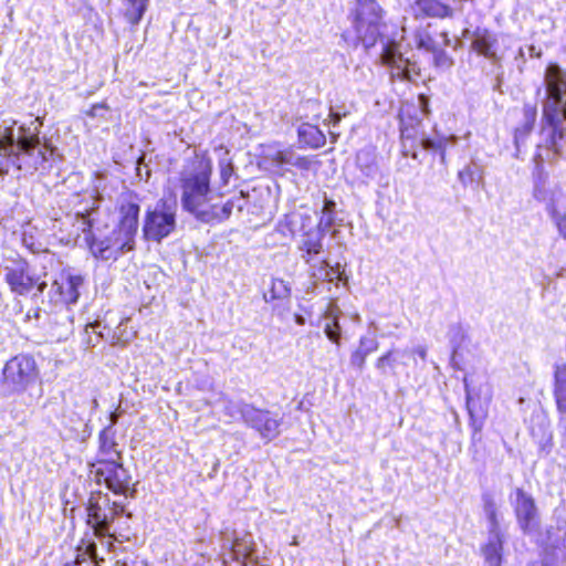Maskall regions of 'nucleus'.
<instances>
[{
	"instance_id": "nucleus-19",
	"label": "nucleus",
	"mask_w": 566,
	"mask_h": 566,
	"mask_svg": "<svg viewBox=\"0 0 566 566\" xmlns=\"http://www.w3.org/2000/svg\"><path fill=\"white\" fill-rule=\"evenodd\" d=\"M415 20H446L454 17V9L449 0H415L412 4Z\"/></svg>"
},
{
	"instance_id": "nucleus-6",
	"label": "nucleus",
	"mask_w": 566,
	"mask_h": 566,
	"mask_svg": "<svg viewBox=\"0 0 566 566\" xmlns=\"http://www.w3.org/2000/svg\"><path fill=\"white\" fill-rule=\"evenodd\" d=\"M8 261L10 263L2 266L3 279L13 295L38 296L43 294L48 284L43 276L34 271L27 258L15 254Z\"/></svg>"
},
{
	"instance_id": "nucleus-28",
	"label": "nucleus",
	"mask_w": 566,
	"mask_h": 566,
	"mask_svg": "<svg viewBox=\"0 0 566 566\" xmlns=\"http://www.w3.org/2000/svg\"><path fill=\"white\" fill-rule=\"evenodd\" d=\"M483 510L490 523V533L500 531L497 505L494 499L490 495L483 497Z\"/></svg>"
},
{
	"instance_id": "nucleus-4",
	"label": "nucleus",
	"mask_w": 566,
	"mask_h": 566,
	"mask_svg": "<svg viewBox=\"0 0 566 566\" xmlns=\"http://www.w3.org/2000/svg\"><path fill=\"white\" fill-rule=\"evenodd\" d=\"M386 10L378 0H355L347 19L349 27L340 32L342 40L349 46L369 50L384 38L387 27Z\"/></svg>"
},
{
	"instance_id": "nucleus-9",
	"label": "nucleus",
	"mask_w": 566,
	"mask_h": 566,
	"mask_svg": "<svg viewBox=\"0 0 566 566\" xmlns=\"http://www.w3.org/2000/svg\"><path fill=\"white\" fill-rule=\"evenodd\" d=\"M413 39L419 51L432 54L436 67H450L453 65L452 57L446 51L451 42L448 31L438 30L428 23L415 30Z\"/></svg>"
},
{
	"instance_id": "nucleus-38",
	"label": "nucleus",
	"mask_w": 566,
	"mask_h": 566,
	"mask_svg": "<svg viewBox=\"0 0 566 566\" xmlns=\"http://www.w3.org/2000/svg\"><path fill=\"white\" fill-rule=\"evenodd\" d=\"M458 179L464 187H467L473 182L474 171L469 166L464 167L458 171Z\"/></svg>"
},
{
	"instance_id": "nucleus-18",
	"label": "nucleus",
	"mask_w": 566,
	"mask_h": 566,
	"mask_svg": "<svg viewBox=\"0 0 566 566\" xmlns=\"http://www.w3.org/2000/svg\"><path fill=\"white\" fill-rule=\"evenodd\" d=\"M541 556L543 566H554L559 554L566 558V530L562 527H548L545 538L541 542Z\"/></svg>"
},
{
	"instance_id": "nucleus-7",
	"label": "nucleus",
	"mask_w": 566,
	"mask_h": 566,
	"mask_svg": "<svg viewBox=\"0 0 566 566\" xmlns=\"http://www.w3.org/2000/svg\"><path fill=\"white\" fill-rule=\"evenodd\" d=\"M177 224L176 202L161 198L154 208L145 211L142 232L145 241L161 242L169 237Z\"/></svg>"
},
{
	"instance_id": "nucleus-40",
	"label": "nucleus",
	"mask_w": 566,
	"mask_h": 566,
	"mask_svg": "<svg viewBox=\"0 0 566 566\" xmlns=\"http://www.w3.org/2000/svg\"><path fill=\"white\" fill-rule=\"evenodd\" d=\"M363 157H365L366 159H370V163L369 164H365V165L358 164L361 169L368 168L369 166L375 165V154H374L373 150H369V149H361V150H359L357 153V157H356L357 161L359 163Z\"/></svg>"
},
{
	"instance_id": "nucleus-12",
	"label": "nucleus",
	"mask_w": 566,
	"mask_h": 566,
	"mask_svg": "<svg viewBox=\"0 0 566 566\" xmlns=\"http://www.w3.org/2000/svg\"><path fill=\"white\" fill-rule=\"evenodd\" d=\"M380 62L391 74V77L400 81H412L415 76L420 75V69L416 62H411L403 55L400 44L388 39L384 44L380 53Z\"/></svg>"
},
{
	"instance_id": "nucleus-16",
	"label": "nucleus",
	"mask_w": 566,
	"mask_h": 566,
	"mask_svg": "<svg viewBox=\"0 0 566 566\" xmlns=\"http://www.w3.org/2000/svg\"><path fill=\"white\" fill-rule=\"evenodd\" d=\"M547 99L544 105H553L566 115V70L549 63L545 70Z\"/></svg>"
},
{
	"instance_id": "nucleus-23",
	"label": "nucleus",
	"mask_w": 566,
	"mask_h": 566,
	"mask_svg": "<svg viewBox=\"0 0 566 566\" xmlns=\"http://www.w3.org/2000/svg\"><path fill=\"white\" fill-rule=\"evenodd\" d=\"M297 139L302 147L318 149L326 144V136L317 125L303 123L297 128Z\"/></svg>"
},
{
	"instance_id": "nucleus-33",
	"label": "nucleus",
	"mask_w": 566,
	"mask_h": 566,
	"mask_svg": "<svg viewBox=\"0 0 566 566\" xmlns=\"http://www.w3.org/2000/svg\"><path fill=\"white\" fill-rule=\"evenodd\" d=\"M13 144L14 140L12 132L10 129H6L4 134L0 136V157L11 156Z\"/></svg>"
},
{
	"instance_id": "nucleus-10",
	"label": "nucleus",
	"mask_w": 566,
	"mask_h": 566,
	"mask_svg": "<svg viewBox=\"0 0 566 566\" xmlns=\"http://www.w3.org/2000/svg\"><path fill=\"white\" fill-rule=\"evenodd\" d=\"M90 473L96 484H104L117 495H126L132 485V476L123 460L92 461L88 463Z\"/></svg>"
},
{
	"instance_id": "nucleus-21",
	"label": "nucleus",
	"mask_w": 566,
	"mask_h": 566,
	"mask_svg": "<svg viewBox=\"0 0 566 566\" xmlns=\"http://www.w3.org/2000/svg\"><path fill=\"white\" fill-rule=\"evenodd\" d=\"M521 115L520 122L513 129L514 143L517 146L524 142L533 132L537 118V106L534 103H524L520 109H515Z\"/></svg>"
},
{
	"instance_id": "nucleus-36",
	"label": "nucleus",
	"mask_w": 566,
	"mask_h": 566,
	"mask_svg": "<svg viewBox=\"0 0 566 566\" xmlns=\"http://www.w3.org/2000/svg\"><path fill=\"white\" fill-rule=\"evenodd\" d=\"M39 145V138L36 136L21 137L18 140V147L20 151L30 154Z\"/></svg>"
},
{
	"instance_id": "nucleus-20",
	"label": "nucleus",
	"mask_w": 566,
	"mask_h": 566,
	"mask_svg": "<svg viewBox=\"0 0 566 566\" xmlns=\"http://www.w3.org/2000/svg\"><path fill=\"white\" fill-rule=\"evenodd\" d=\"M123 460V450L117 441V431L113 424H107L97 434L96 458L93 461Z\"/></svg>"
},
{
	"instance_id": "nucleus-43",
	"label": "nucleus",
	"mask_w": 566,
	"mask_h": 566,
	"mask_svg": "<svg viewBox=\"0 0 566 566\" xmlns=\"http://www.w3.org/2000/svg\"><path fill=\"white\" fill-rule=\"evenodd\" d=\"M342 119V115L336 113V112H331L329 113V122L333 124V125H337Z\"/></svg>"
},
{
	"instance_id": "nucleus-14",
	"label": "nucleus",
	"mask_w": 566,
	"mask_h": 566,
	"mask_svg": "<svg viewBox=\"0 0 566 566\" xmlns=\"http://www.w3.org/2000/svg\"><path fill=\"white\" fill-rule=\"evenodd\" d=\"M542 122V132H545L546 128L549 129L544 146L556 157H559L562 155V140L566 136V129L563 127L566 115L553 105H543Z\"/></svg>"
},
{
	"instance_id": "nucleus-1",
	"label": "nucleus",
	"mask_w": 566,
	"mask_h": 566,
	"mask_svg": "<svg viewBox=\"0 0 566 566\" xmlns=\"http://www.w3.org/2000/svg\"><path fill=\"white\" fill-rule=\"evenodd\" d=\"M138 195L132 190L122 192L116 202L118 214L115 228L105 233L108 224L95 216L98 206L78 213L82 219V232L87 248L96 259L116 260L124 252L135 250L139 227L140 203Z\"/></svg>"
},
{
	"instance_id": "nucleus-8",
	"label": "nucleus",
	"mask_w": 566,
	"mask_h": 566,
	"mask_svg": "<svg viewBox=\"0 0 566 566\" xmlns=\"http://www.w3.org/2000/svg\"><path fill=\"white\" fill-rule=\"evenodd\" d=\"M463 384L465 390V407L469 413V426L471 428L470 450L472 452V459L478 461V446L482 442V430L484 421L489 416L491 397H481V395L471 387L467 377L463 378Z\"/></svg>"
},
{
	"instance_id": "nucleus-15",
	"label": "nucleus",
	"mask_w": 566,
	"mask_h": 566,
	"mask_svg": "<svg viewBox=\"0 0 566 566\" xmlns=\"http://www.w3.org/2000/svg\"><path fill=\"white\" fill-rule=\"evenodd\" d=\"M84 283V279L80 274H72L62 271L54 279L51 286V300L62 305H72L78 301L80 289Z\"/></svg>"
},
{
	"instance_id": "nucleus-25",
	"label": "nucleus",
	"mask_w": 566,
	"mask_h": 566,
	"mask_svg": "<svg viewBox=\"0 0 566 566\" xmlns=\"http://www.w3.org/2000/svg\"><path fill=\"white\" fill-rule=\"evenodd\" d=\"M379 344L374 337H360L358 347L350 355V364L357 369H363L367 357L375 353Z\"/></svg>"
},
{
	"instance_id": "nucleus-17",
	"label": "nucleus",
	"mask_w": 566,
	"mask_h": 566,
	"mask_svg": "<svg viewBox=\"0 0 566 566\" xmlns=\"http://www.w3.org/2000/svg\"><path fill=\"white\" fill-rule=\"evenodd\" d=\"M514 495L513 511L517 524L524 533H530L539 524V515L535 500L522 488H516Z\"/></svg>"
},
{
	"instance_id": "nucleus-26",
	"label": "nucleus",
	"mask_w": 566,
	"mask_h": 566,
	"mask_svg": "<svg viewBox=\"0 0 566 566\" xmlns=\"http://www.w3.org/2000/svg\"><path fill=\"white\" fill-rule=\"evenodd\" d=\"M324 232L319 228H313L305 232L301 242V250L306 254V261L323 251Z\"/></svg>"
},
{
	"instance_id": "nucleus-42",
	"label": "nucleus",
	"mask_w": 566,
	"mask_h": 566,
	"mask_svg": "<svg viewBox=\"0 0 566 566\" xmlns=\"http://www.w3.org/2000/svg\"><path fill=\"white\" fill-rule=\"evenodd\" d=\"M98 109L108 111L109 106L105 102L92 104L91 107L85 112L88 117H95Z\"/></svg>"
},
{
	"instance_id": "nucleus-22",
	"label": "nucleus",
	"mask_w": 566,
	"mask_h": 566,
	"mask_svg": "<svg viewBox=\"0 0 566 566\" xmlns=\"http://www.w3.org/2000/svg\"><path fill=\"white\" fill-rule=\"evenodd\" d=\"M480 549L488 566H502L504 536L501 531L490 533V538Z\"/></svg>"
},
{
	"instance_id": "nucleus-5",
	"label": "nucleus",
	"mask_w": 566,
	"mask_h": 566,
	"mask_svg": "<svg viewBox=\"0 0 566 566\" xmlns=\"http://www.w3.org/2000/svg\"><path fill=\"white\" fill-rule=\"evenodd\" d=\"M398 117L400 142L403 154L412 159L418 158L419 149L431 151L433 155L437 154L441 165L440 172L447 174V148L453 140V137H424L420 130L422 120L416 114L412 115L409 112L401 109Z\"/></svg>"
},
{
	"instance_id": "nucleus-24",
	"label": "nucleus",
	"mask_w": 566,
	"mask_h": 566,
	"mask_svg": "<svg viewBox=\"0 0 566 566\" xmlns=\"http://www.w3.org/2000/svg\"><path fill=\"white\" fill-rule=\"evenodd\" d=\"M553 397L559 413H566V364H556L553 373Z\"/></svg>"
},
{
	"instance_id": "nucleus-34",
	"label": "nucleus",
	"mask_w": 566,
	"mask_h": 566,
	"mask_svg": "<svg viewBox=\"0 0 566 566\" xmlns=\"http://www.w3.org/2000/svg\"><path fill=\"white\" fill-rule=\"evenodd\" d=\"M293 150L291 148L279 149L271 155V160L277 166L292 163Z\"/></svg>"
},
{
	"instance_id": "nucleus-31",
	"label": "nucleus",
	"mask_w": 566,
	"mask_h": 566,
	"mask_svg": "<svg viewBox=\"0 0 566 566\" xmlns=\"http://www.w3.org/2000/svg\"><path fill=\"white\" fill-rule=\"evenodd\" d=\"M332 323H326L324 333L332 343L339 345L342 337V328L338 322L339 317L337 314L332 313Z\"/></svg>"
},
{
	"instance_id": "nucleus-3",
	"label": "nucleus",
	"mask_w": 566,
	"mask_h": 566,
	"mask_svg": "<svg viewBox=\"0 0 566 566\" xmlns=\"http://www.w3.org/2000/svg\"><path fill=\"white\" fill-rule=\"evenodd\" d=\"M85 523L91 527L92 534L85 533L76 545L77 554L72 563L64 566L81 565L90 558L95 566H101L103 557L97 555V545L93 537H114L111 533L112 524L120 516L130 517L126 504L119 501H113L108 493L103 491L93 492L85 504Z\"/></svg>"
},
{
	"instance_id": "nucleus-39",
	"label": "nucleus",
	"mask_w": 566,
	"mask_h": 566,
	"mask_svg": "<svg viewBox=\"0 0 566 566\" xmlns=\"http://www.w3.org/2000/svg\"><path fill=\"white\" fill-rule=\"evenodd\" d=\"M291 164L302 171H307L311 169L312 159L308 156H298Z\"/></svg>"
},
{
	"instance_id": "nucleus-41",
	"label": "nucleus",
	"mask_w": 566,
	"mask_h": 566,
	"mask_svg": "<svg viewBox=\"0 0 566 566\" xmlns=\"http://www.w3.org/2000/svg\"><path fill=\"white\" fill-rule=\"evenodd\" d=\"M334 208L335 202L332 199H326L324 201L323 212L328 214L326 226H331L334 221Z\"/></svg>"
},
{
	"instance_id": "nucleus-2",
	"label": "nucleus",
	"mask_w": 566,
	"mask_h": 566,
	"mask_svg": "<svg viewBox=\"0 0 566 566\" xmlns=\"http://www.w3.org/2000/svg\"><path fill=\"white\" fill-rule=\"evenodd\" d=\"M213 164L207 150L195 151L179 175L180 202L185 211L205 223H221L232 213L234 202L211 203Z\"/></svg>"
},
{
	"instance_id": "nucleus-45",
	"label": "nucleus",
	"mask_w": 566,
	"mask_h": 566,
	"mask_svg": "<svg viewBox=\"0 0 566 566\" xmlns=\"http://www.w3.org/2000/svg\"><path fill=\"white\" fill-rule=\"evenodd\" d=\"M109 419H111V423L109 424H113V427H115V423L117 422V419H118V413L117 411H113L109 416Z\"/></svg>"
},
{
	"instance_id": "nucleus-30",
	"label": "nucleus",
	"mask_w": 566,
	"mask_h": 566,
	"mask_svg": "<svg viewBox=\"0 0 566 566\" xmlns=\"http://www.w3.org/2000/svg\"><path fill=\"white\" fill-rule=\"evenodd\" d=\"M218 168L220 182L222 186H227L234 174V165L232 159L229 157V151L226 153L224 157L218 160Z\"/></svg>"
},
{
	"instance_id": "nucleus-13",
	"label": "nucleus",
	"mask_w": 566,
	"mask_h": 566,
	"mask_svg": "<svg viewBox=\"0 0 566 566\" xmlns=\"http://www.w3.org/2000/svg\"><path fill=\"white\" fill-rule=\"evenodd\" d=\"M244 423L256 431L261 439L269 442L281 434L283 417L268 409L248 406L242 411Z\"/></svg>"
},
{
	"instance_id": "nucleus-29",
	"label": "nucleus",
	"mask_w": 566,
	"mask_h": 566,
	"mask_svg": "<svg viewBox=\"0 0 566 566\" xmlns=\"http://www.w3.org/2000/svg\"><path fill=\"white\" fill-rule=\"evenodd\" d=\"M289 295V285L282 279H273L271 281V286L264 296L269 301H275L286 298Z\"/></svg>"
},
{
	"instance_id": "nucleus-44",
	"label": "nucleus",
	"mask_w": 566,
	"mask_h": 566,
	"mask_svg": "<svg viewBox=\"0 0 566 566\" xmlns=\"http://www.w3.org/2000/svg\"><path fill=\"white\" fill-rule=\"evenodd\" d=\"M416 353L421 357L422 359H426L427 357V349L424 347H418L416 348Z\"/></svg>"
},
{
	"instance_id": "nucleus-32",
	"label": "nucleus",
	"mask_w": 566,
	"mask_h": 566,
	"mask_svg": "<svg viewBox=\"0 0 566 566\" xmlns=\"http://www.w3.org/2000/svg\"><path fill=\"white\" fill-rule=\"evenodd\" d=\"M396 364L395 349H389L377 358L375 367L385 373L387 368H392Z\"/></svg>"
},
{
	"instance_id": "nucleus-27",
	"label": "nucleus",
	"mask_w": 566,
	"mask_h": 566,
	"mask_svg": "<svg viewBox=\"0 0 566 566\" xmlns=\"http://www.w3.org/2000/svg\"><path fill=\"white\" fill-rule=\"evenodd\" d=\"M125 10L123 17L127 23L135 27L143 20L149 7V0H124Z\"/></svg>"
},
{
	"instance_id": "nucleus-37",
	"label": "nucleus",
	"mask_w": 566,
	"mask_h": 566,
	"mask_svg": "<svg viewBox=\"0 0 566 566\" xmlns=\"http://www.w3.org/2000/svg\"><path fill=\"white\" fill-rule=\"evenodd\" d=\"M551 216L564 239H566V214L558 212L554 209L551 212Z\"/></svg>"
},
{
	"instance_id": "nucleus-46",
	"label": "nucleus",
	"mask_w": 566,
	"mask_h": 566,
	"mask_svg": "<svg viewBox=\"0 0 566 566\" xmlns=\"http://www.w3.org/2000/svg\"><path fill=\"white\" fill-rule=\"evenodd\" d=\"M420 98L422 99L423 104L427 103V99H426L424 95H420Z\"/></svg>"
},
{
	"instance_id": "nucleus-35",
	"label": "nucleus",
	"mask_w": 566,
	"mask_h": 566,
	"mask_svg": "<svg viewBox=\"0 0 566 566\" xmlns=\"http://www.w3.org/2000/svg\"><path fill=\"white\" fill-rule=\"evenodd\" d=\"M472 49L479 53L480 55L489 56L491 51V45L486 36H476L472 41Z\"/></svg>"
},
{
	"instance_id": "nucleus-11",
	"label": "nucleus",
	"mask_w": 566,
	"mask_h": 566,
	"mask_svg": "<svg viewBox=\"0 0 566 566\" xmlns=\"http://www.w3.org/2000/svg\"><path fill=\"white\" fill-rule=\"evenodd\" d=\"M36 378V363L27 354L11 357L2 368V382L10 388L11 392H23Z\"/></svg>"
}]
</instances>
